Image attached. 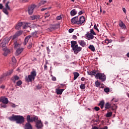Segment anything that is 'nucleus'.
I'll list each match as a JSON object with an SVG mask.
<instances>
[{"mask_svg":"<svg viewBox=\"0 0 129 129\" xmlns=\"http://www.w3.org/2000/svg\"><path fill=\"white\" fill-rule=\"evenodd\" d=\"M71 47L72 48L73 51H74L75 54H78L79 52L82 50V48L80 46H78L77 42L75 41H71Z\"/></svg>","mask_w":129,"mask_h":129,"instance_id":"1","label":"nucleus"},{"mask_svg":"<svg viewBox=\"0 0 129 129\" xmlns=\"http://www.w3.org/2000/svg\"><path fill=\"white\" fill-rule=\"evenodd\" d=\"M37 76V74L35 71H33L31 72V74L28 75V77H26L25 80L27 82H32L33 80H35V78Z\"/></svg>","mask_w":129,"mask_h":129,"instance_id":"2","label":"nucleus"},{"mask_svg":"<svg viewBox=\"0 0 129 129\" xmlns=\"http://www.w3.org/2000/svg\"><path fill=\"white\" fill-rule=\"evenodd\" d=\"M95 78L96 79H99L100 80H101V81H105L106 80V76L104 74L100 73H97L95 75Z\"/></svg>","mask_w":129,"mask_h":129,"instance_id":"3","label":"nucleus"},{"mask_svg":"<svg viewBox=\"0 0 129 129\" xmlns=\"http://www.w3.org/2000/svg\"><path fill=\"white\" fill-rule=\"evenodd\" d=\"M26 119L28 123H30V122H33V121L37 122V120H38V117L35 116L31 117L30 115H27Z\"/></svg>","mask_w":129,"mask_h":129,"instance_id":"4","label":"nucleus"},{"mask_svg":"<svg viewBox=\"0 0 129 129\" xmlns=\"http://www.w3.org/2000/svg\"><path fill=\"white\" fill-rule=\"evenodd\" d=\"M16 123H23L25 122V118L23 116L16 115Z\"/></svg>","mask_w":129,"mask_h":129,"instance_id":"5","label":"nucleus"},{"mask_svg":"<svg viewBox=\"0 0 129 129\" xmlns=\"http://www.w3.org/2000/svg\"><path fill=\"white\" fill-rule=\"evenodd\" d=\"M10 41V39L9 38H5L2 41V42L0 44V46L2 48H6V46L8 43Z\"/></svg>","mask_w":129,"mask_h":129,"instance_id":"6","label":"nucleus"},{"mask_svg":"<svg viewBox=\"0 0 129 129\" xmlns=\"http://www.w3.org/2000/svg\"><path fill=\"white\" fill-rule=\"evenodd\" d=\"M36 9V5H33L28 8V14L29 15H32L34 13V10Z\"/></svg>","mask_w":129,"mask_h":129,"instance_id":"7","label":"nucleus"},{"mask_svg":"<svg viewBox=\"0 0 129 129\" xmlns=\"http://www.w3.org/2000/svg\"><path fill=\"white\" fill-rule=\"evenodd\" d=\"M85 38L87 40H93L94 39V36L90 33V32H88L85 34Z\"/></svg>","mask_w":129,"mask_h":129,"instance_id":"8","label":"nucleus"},{"mask_svg":"<svg viewBox=\"0 0 129 129\" xmlns=\"http://www.w3.org/2000/svg\"><path fill=\"white\" fill-rule=\"evenodd\" d=\"M36 126L37 127V128L38 129H40V128H42V127H43V123H42V121H41V120H36Z\"/></svg>","mask_w":129,"mask_h":129,"instance_id":"9","label":"nucleus"},{"mask_svg":"<svg viewBox=\"0 0 129 129\" xmlns=\"http://www.w3.org/2000/svg\"><path fill=\"white\" fill-rule=\"evenodd\" d=\"M0 102H3L4 104H8L9 103V99L5 97H1Z\"/></svg>","mask_w":129,"mask_h":129,"instance_id":"10","label":"nucleus"},{"mask_svg":"<svg viewBox=\"0 0 129 129\" xmlns=\"http://www.w3.org/2000/svg\"><path fill=\"white\" fill-rule=\"evenodd\" d=\"M85 22V17L81 16L79 20H78L77 25H82Z\"/></svg>","mask_w":129,"mask_h":129,"instance_id":"11","label":"nucleus"},{"mask_svg":"<svg viewBox=\"0 0 129 129\" xmlns=\"http://www.w3.org/2000/svg\"><path fill=\"white\" fill-rule=\"evenodd\" d=\"M30 24L31 23H25L24 25H23V29H28L29 27H30V28H32V27H33V28H35V27H36V25H32L31 26H29V25H30Z\"/></svg>","mask_w":129,"mask_h":129,"instance_id":"12","label":"nucleus"},{"mask_svg":"<svg viewBox=\"0 0 129 129\" xmlns=\"http://www.w3.org/2000/svg\"><path fill=\"white\" fill-rule=\"evenodd\" d=\"M30 18L32 21L35 20L38 21V20H40V15H32Z\"/></svg>","mask_w":129,"mask_h":129,"instance_id":"13","label":"nucleus"},{"mask_svg":"<svg viewBox=\"0 0 129 129\" xmlns=\"http://www.w3.org/2000/svg\"><path fill=\"white\" fill-rule=\"evenodd\" d=\"M24 50V48L22 47H20L19 48H17L16 52V56H19L22 52H23V50Z\"/></svg>","mask_w":129,"mask_h":129,"instance_id":"14","label":"nucleus"},{"mask_svg":"<svg viewBox=\"0 0 129 129\" xmlns=\"http://www.w3.org/2000/svg\"><path fill=\"white\" fill-rule=\"evenodd\" d=\"M8 119H9V120H11V121H16L17 115L13 114L12 116H10L8 118Z\"/></svg>","mask_w":129,"mask_h":129,"instance_id":"15","label":"nucleus"},{"mask_svg":"<svg viewBox=\"0 0 129 129\" xmlns=\"http://www.w3.org/2000/svg\"><path fill=\"white\" fill-rule=\"evenodd\" d=\"M71 22L72 24H77V22H78V16H76L72 18L71 20Z\"/></svg>","mask_w":129,"mask_h":129,"instance_id":"16","label":"nucleus"},{"mask_svg":"<svg viewBox=\"0 0 129 129\" xmlns=\"http://www.w3.org/2000/svg\"><path fill=\"white\" fill-rule=\"evenodd\" d=\"M3 51H4V56H8V54L10 53V49H8V48L5 47L3 48Z\"/></svg>","mask_w":129,"mask_h":129,"instance_id":"17","label":"nucleus"},{"mask_svg":"<svg viewBox=\"0 0 129 129\" xmlns=\"http://www.w3.org/2000/svg\"><path fill=\"white\" fill-rule=\"evenodd\" d=\"M78 43L82 47H85L86 46V42L84 40H79Z\"/></svg>","mask_w":129,"mask_h":129,"instance_id":"18","label":"nucleus"},{"mask_svg":"<svg viewBox=\"0 0 129 129\" xmlns=\"http://www.w3.org/2000/svg\"><path fill=\"white\" fill-rule=\"evenodd\" d=\"M87 73L88 74V75H90L91 76H94V75H95V74H96V71L95 70H93L92 71H88Z\"/></svg>","mask_w":129,"mask_h":129,"instance_id":"19","label":"nucleus"},{"mask_svg":"<svg viewBox=\"0 0 129 129\" xmlns=\"http://www.w3.org/2000/svg\"><path fill=\"white\" fill-rule=\"evenodd\" d=\"M120 23H119V26L121 28V29H125L126 27L125 26V24H124V23L121 21V20H120Z\"/></svg>","mask_w":129,"mask_h":129,"instance_id":"20","label":"nucleus"},{"mask_svg":"<svg viewBox=\"0 0 129 129\" xmlns=\"http://www.w3.org/2000/svg\"><path fill=\"white\" fill-rule=\"evenodd\" d=\"M31 37V35H28V36H26L25 37L24 45H27V44L28 43V42L29 41V39Z\"/></svg>","mask_w":129,"mask_h":129,"instance_id":"21","label":"nucleus"},{"mask_svg":"<svg viewBox=\"0 0 129 129\" xmlns=\"http://www.w3.org/2000/svg\"><path fill=\"white\" fill-rule=\"evenodd\" d=\"M111 107H112V105L111 104H109V103L107 102L105 105V109H108L109 108H110Z\"/></svg>","mask_w":129,"mask_h":129,"instance_id":"22","label":"nucleus"},{"mask_svg":"<svg viewBox=\"0 0 129 129\" xmlns=\"http://www.w3.org/2000/svg\"><path fill=\"white\" fill-rule=\"evenodd\" d=\"M25 129H32V125L30 123H26L25 125Z\"/></svg>","mask_w":129,"mask_h":129,"instance_id":"23","label":"nucleus"},{"mask_svg":"<svg viewBox=\"0 0 129 129\" xmlns=\"http://www.w3.org/2000/svg\"><path fill=\"white\" fill-rule=\"evenodd\" d=\"M63 91H64V89H56V92L57 94L61 95L62 94Z\"/></svg>","mask_w":129,"mask_h":129,"instance_id":"24","label":"nucleus"},{"mask_svg":"<svg viewBox=\"0 0 129 129\" xmlns=\"http://www.w3.org/2000/svg\"><path fill=\"white\" fill-rule=\"evenodd\" d=\"M23 25V22L19 23L16 26L15 29L16 30H20L21 26Z\"/></svg>","mask_w":129,"mask_h":129,"instance_id":"25","label":"nucleus"},{"mask_svg":"<svg viewBox=\"0 0 129 129\" xmlns=\"http://www.w3.org/2000/svg\"><path fill=\"white\" fill-rule=\"evenodd\" d=\"M19 79H20V78L18 76H15L12 78V80L14 83H16V80H19Z\"/></svg>","mask_w":129,"mask_h":129,"instance_id":"26","label":"nucleus"},{"mask_svg":"<svg viewBox=\"0 0 129 129\" xmlns=\"http://www.w3.org/2000/svg\"><path fill=\"white\" fill-rule=\"evenodd\" d=\"M14 48L15 49H19L20 48H21V44L18 43V42H16L14 43Z\"/></svg>","mask_w":129,"mask_h":129,"instance_id":"27","label":"nucleus"},{"mask_svg":"<svg viewBox=\"0 0 129 129\" xmlns=\"http://www.w3.org/2000/svg\"><path fill=\"white\" fill-rule=\"evenodd\" d=\"M31 37H33L34 38H37V37H38V32L37 31L33 32L31 33Z\"/></svg>","mask_w":129,"mask_h":129,"instance_id":"28","label":"nucleus"},{"mask_svg":"<svg viewBox=\"0 0 129 129\" xmlns=\"http://www.w3.org/2000/svg\"><path fill=\"white\" fill-rule=\"evenodd\" d=\"M74 80H76L78 77H79V73L77 72H75L74 73Z\"/></svg>","mask_w":129,"mask_h":129,"instance_id":"29","label":"nucleus"},{"mask_svg":"<svg viewBox=\"0 0 129 129\" xmlns=\"http://www.w3.org/2000/svg\"><path fill=\"white\" fill-rule=\"evenodd\" d=\"M76 14H77V12H76V10H75V9H73L71 11V15L72 16H75Z\"/></svg>","mask_w":129,"mask_h":129,"instance_id":"30","label":"nucleus"},{"mask_svg":"<svg viewBox=\"0 0 129 129\" xmlns=\"http://www.w3.org/2000/svg\"><path fill=\"white\" fill-rule=\"evenodd\" d=\"M89 49L91 50V51H92V52H94L95 51V47H94V46L92 45H90L89 46Z\"/></svg>","mask_w":129,"mask_h":129,"instance_id":"31","label":"nucleus"},{"mask_svg":"<svg viewBox=\"0 0 129 129\" xmlns=\"http://www.w3.org/2000/svg\"><path fill=\"white\" fill-rule=\"evenodd\" d=\"M9 4H10L9 1L7 2V3L5 4V8L6 10H11V8L9 6Z\"/></svg>","mask_w":129,"mask_h":129,"instance_id":"32","label":"nucleus"},{"mask_svg":"<svg viewBox=\"0 0 129 129\" xmlns=\"http://www.w3.org/2000/svg\"><path fill=\"white\" fill-rule=\"evenodd\" d=\"M12 60L13 65H16V63H17V59H16V57H15V56H13L12 58Z\"/></svg>","mask_w":129,"mask_h":129,"instance_id":"33","label":"nucleus"},{"mask_svg":"<svg viewBox=\"0 0 129 129\" xmlns=\"http://www.w3.org/2000/svg\"><path fill=\"white\" fill-rule=\"evenodd\" d=\"M95 84L96 87H99L101 85L100 82H98V81H97L95 82Z\"/></svg>","mask_w":129,"mask_h":129,"instance_id":"34","label":"nucleus"},{"mask_svg":"<svg viewBox=\"0 0 129 129\" xmlns=\"http://www.w3.org/2000/svg\"><path fill=\"white\" fill-rule=\"evenodd\" d=\"M22 34H23V31H18V32H17L16 33L17 37H19V36H21V35H22Z\"/></svg>","mask_w":129,"mask_h":129,"instance_id":"35","label":"nucleus"},{"mask_svg":"<svg viewBox=\"0 0 129 129\" xmlns=\"http://www.w3.org/2000/svg\"><path fill=\"white\" fill-rule=\"evenodd\" d=\"M112 115V112H109L106 114V117H110Z\"/></svg>","mask_w":129,"mask_h":129,"instance_id":"36","label":"nucleus"},{"mask_svg":"<svg viewBox=\"0 0 129 129\" xmlns=\"http://www.w3.org/2000/svg\"><path fill=\"white\" fill-rule=\"evenodd\" d=\"M90 34H91L92 35H96V33H95V32H94V30H93V29H91L90 30Z\"/></svg>","mask_w":129,"mask_h":129,"instance_id":"37","label":"nucleus"},{"mask_svg":"<svg viewBox=\"0 0 129 129\" xmlns=\"http://www.w3.org/2000/svg\"><path fill=\"white\" fill-rule=\"evenodd\" d=\"M7 9H3V12L6 15H7V16L9 15V12H8Z\"/></svg>","mask_w":129,"mask_h":129,"instance_id":"38","label":"nucleus"},{"mask_svg":"<svg viewBox=\"0 0 129 129\" xmlns=\"http://www.w3.org/2000/svg\"><path fill=\"white\" fill-rule=\"evenodd\" d=\"M81 89H85V85L84 84H82L80 85Z\"/></svg>","mask_w":129,"mask_h":129,"instance_id":"39","label":"nucleus"},{"mask_svg":"<svg viewBox=\"0 0 129 129\" xmlns=\"http://www.w3.org/2000/svg\"><path fill=\"white\" fill-rule=\"evenodd\" d=\"M47 3V2L45 1H42L40 2V4H39V6H42V5H44V4H46Z\"/></svg>","mask_w":129,"mask_h":129,"instance_id":"40","label":"nucleus"},{"mask_svg":"<svg viewBox=\"0 0 129 129\" xmlns=\"http://www.w3.org/2000/svg\"><path fill=\"white\" fill-rule=\"evenodd\" d=\"M16 84L17 86H20V85H22V81H18L17 83Z\"/></svg>","mask_w":129,"mask_h":129,"instance_id":"41","label":"nucleus"},{"mask_svg":"<svg viewBox=\"0 0 129 129\" xmlns=\"http://www.w3.org/2000/svg\"><path fill=\"white\" fill-rule=\"evenodd\" d=\"M99 105L100 106H104V101H101L99 103Z\"/></svg>","mask_w":129,"mask_h":129,"instance_id":"42","label":"nucleus"},{"mask_svg":"<svg viewBox=\"0 0 129 129\" xmlns=\"http://www.w3.org/2000/svg\"><path fill=\"white\" fill-rule=\"evenodd\" d=\"M104 91H105V92H106V93H107V92H109V88H105L104 89Z\"/></svg>","mask_w":129,"mask_h":129,"instance_id":"43","label":"nucleus"},{"mask_svg":"<svg viewBox=\"0 0 129 129\" xmlns=\"http://www.w3.org/2000/svg\"><path fill=\"white\" fill-rule=\"evenodd\" d=\"M54 26L55 29H58V28H59V27H60V24H57L55 25Z\"/></svg>","mask_w":129,"mask_h":129,"instance_id":"44","label":"nucleus"},{"mask_svg":"<svg viewBox=\"0 0 129 129\" xmlns=\"http://www.w3.org/2000/svg\"><path fill=\"white\" fill-rule=\"evenodd\" d=\"M94 109H95V110H96V111H98V110H99V109H100V108L99 107H95L94 108Z\"/></svg>","mask_w":129,"mask_h":129,"instance_id":"45","label":"nucleus"},{"mask_svg":"<svg viewBox=\"0 0 129 129\" xmlns=\"http://www.w3.org/2000/svg\"><path fill=\"white\" fill-rule=\"evenodd\" d=\"M112 101H113V102H117V101H118V99H115V98H113L112 99Z\"/></svg>","mask_w":129,"mask_h":129,"instance_id":"46","label":"nucleus"},{"mask_svg":"<svg viewBox=\"0 0 129 129\" xmlns=\"http://www.w3.org/2000/svg\"><path fill=\"white\" fill-rule=\"evenodd\" d=\"M117 108V106H116L115 104H114V106H113L112 109L114 110V109H116Z\"/></svg>","mask_w":129,"mask_h":129,"instance_id":"47","label":"nucleus"},{"mask_svg":"<svg viewBox=\"0 0 129 129\" xmlns=\"http://www.w3.org/2000/svg\"><path fill=\"white\" fill-rule=\"evenodd\" d=\"M33 46V44L32 43L29 44L27 48L28 49H31V48H32V46Z\"/></svg>","mask_w":129,"mask_h":129,"instance_id":"48","label":"nucleus"},{"mask_svg":"<svg viewBox=\"0 0 129 129\" xmlns=\"http://www.w3.org/2000/svg\"><path fill=\"white\" fill-rule=\"evenodd\" d=\"M69 33H73V32H74V29L71 28L69 30Z\"/></svg>","mask_w":129,"mask_h":129,"instance_id":"49","label":"nucleus"},{"mask_svg":"<svg viewBox=\"0 0 129 129\" xmlns=\"http://www.w3.org/2000/svg\"><path fill=\"white\" fill-rule=\"evenodd\" d=\"M61 19H62V17H61V16H58L56 17V20H57V21L61 20Z\"/></svg>","mask_w":129,"mask_h":129,"instance_id":"50","label":"nucleus"},{"mask_svg":"<svg viewBox=\"0 0 129 129\" xmlns=\"http://www.w3.org/2000/svg\"><path fill=\"white\" fill-rule=\"evenodd\" d=\"M11 106H12V107L15 108V107H16V106H17V105H16V104L12 103L11 105Z\"/></svg>","mask_w":129,"mask_h":129,"instance_id":"51","label":"nucleus"},{"mask_svg":"<svg viewBox=\"0 0 129 129\" xmlns=\"http://www.w3.org/2000/svg\"><path fill=\"white\" fill-rule=\"evenodd\" d=\"M94 29H95V30H96L97 31H98V32H99V30H98V28H97V26L96 25H95L94 26Z\"/></svg>","mask_w":129,"mask_h":129,"instance_id":"52","label":"nucleus"},{"mask_svg":"<svg viewBox=\"0 0 129 129\" xmlns=\"http://www.w3.org/2000/svg\"><path fill=\"white\" fill-rule=\"evenodd\" d=\"M12 73H13V70H11V71H9V72L7 73V75H11V74H12Z\"/></svg>","mask_w":129,"mask_h":129,"instance_id":"53","label":"nucleus"},{"mask_svg":"<svg viewBox=\"0 0 129 129\" xmlns=\"http://www.w3.org/2000/svg\"><path fill=\"white\" fill-rule=\"evenodd\" d=\"M17 37H18L16 34L14 35L12 37V40H14V39H16V38H17Z\"/></svg>","mask_w":129,"mask_h":129,"instance_id":"54","label":"nucleus"},{"mask_svg":"<svg viewBox=\"0 0 129 129\" xmlns=\"http://www.w3.org/2000/svg\"><path fill=\"white\" fill-rule=\"evenodd\" d=\"M73 39L74 40H76V39H77V36L76 35H73Z\"/></svg>","mask_w":129,"mask_h":129,"instance_id":"55","label":"nucleus"},{"mask_svg":"<svg viewBox=\"0 0 129 129\" xmlns=\"http://www.w3.org/2000/svg\"><path fill=\"white\" fill-rule=\"evenodd\" d=\"M52 81H56V77H52L51 78Z\"/></svg>","mask_w":129,"mask_h":129,"instance_id":"56","label":"nucleus"},{"mask_svg":"<svg viewBox=\"0 0 129 129\" xmlns=\"http://www.w3.org/2000/svg\"><path fill=\"white\" fill-rule=\"evenodd\" d=\"M1 107H2L3 108H6L7 107V105L4 104V105H2Z\"/></svg>","mask_w":129,"mask_h":129,"instance_id":"57","label":"nucleus"},{"mask_svg":"<svg viewBox=\"0 0 129 129\" xmlns=\"http://www.w3.org/2000/svg\"><path fill=\"white\" fill-rule=\"evenodd\" d=\"M3 8H4V6H3V4H0V10H3Z\"/></svg>","mask_w":129,"mask_h":129,"instance_id":"58","label":"nucleus"},{"mask_svg":"<svg viewBox=\"0 0 129 129\" xmlns=\"http://www.w3.org/2000/svg\"><path fill=\"white\" fill-rule=\"evenodd\" d=\"M22 3H28V2H29L28 0H21Z\"/></svg>","mask_w":129,"mask_h":129,"instance_id":"59","label":"nucleus"},{"mask_svg":"<svg viewBox=\"0 0 129 129\" xmlns=\"http://www.w3.org/2000/svg\"><path fill=\"white\" fill-rule=\"evenodd\" d=\"M122 11H123V12L125 14V13H126V11L125 8H122Z\"/></svg>","mask_w":129,"mask_h":129,"instance_id":"60","label":"nucleus"},{"mask_svg":"<svg viewBox=\"0 0 129 129\" xmlns=\"http://www.w3.org/2000/svg\"><path fill=\"white\" fill-rule=\"evenodd\" d=\"M48 9V8H42L41 9V12H44V11Z\"/></svg>","mask_w":129,"mask_h":129,"instance_id":"61","label":"nucleus"},{"mask_svg":"<svg viewBox=\"0 0 129 129\" xmlns=\"http://www.w3.org/2000/svg\"><path fill=\"white\" fill-rule=\"evenodd\" d=\"M82 14H83V13L82 12V11H80V12H79V16L82 15Z\"/></svg>","mask_w":129,"mask_h":129,"instance_id":"62","label":"nucleus"},{"mask_svg":"<svg viewBox=\"0 0 129 129\" xmlns=\"http://www.w3.org/2000/svg\"><path fill=\"white\" fill-rule=\"evenodd\" d=\"M107 128H108V127H107V126H106L102 128L101 129H107Z\"/></svg>","mask_w":129,"mask_h":129,"instance_id":"63","label":"nucleus"},{"mask_svg":"<svg viewBox=\"0 0 129 129\" xmlns=\"http://www.w3.org/2000/svg\"><path fill=\"white\" fill-rule=\"evenodd\" d=\"M92 129H98V127L97 126H94Z\"/></svg>","mask_w":129,"mask_h":129,"instance_id":"64","label":"nucleus"}]
</instances>
